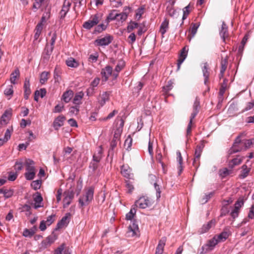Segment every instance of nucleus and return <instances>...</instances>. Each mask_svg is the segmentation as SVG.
I'll use <instances>...</instances> for the list:
<instances>
[{
  "label": "nucleus",
  "instance_id": "nucleus-33",
  "mask_svg": "<svg viewBox=\"0 0 254 254\" xmlns=\"http://www.w3.org/2000/svg\"><path fill=\"white\" fill-rule=\"evenodd\" d=\"M103 153V149L100 146L99 147L97 152L95 153L93 156V161H95L96 162H99L102 158V155Z\"/></svg>",
  "mask_w": 254,
  "mask_h": 254
},
{
  "label": "nucleus",
  "instance_id": "nucleus-5",
  "mask_svg": "<svg viewBox=\"0 0 254 254\" xmlns=\"http://www.w3.org/2000/svg\"><path fill=\"white\" fill-rule=\"evenodd\" d=\"M33 207L35 209H38L44 206L43 198L39 192H36L33 194Z\"/></svg>",
  "mask_w": 254,
  "mask_h": 254
},
{
  "label": "nucleus",
  "instance_id": "nucleus-59",
  "mask_svg": "<svg viewBox=\"0 0 254 254\" xmlns=\"http://www.w3.org/2000/svg\"><path fill=\"white\" fill-rule=\"evenodd\" d=\"M218 242L219 241L216 238V237H214L213 238L208 240L206 243L209 246L213 249L214 247L218 244Z\"/></svg>",
  "mask_w": 254,
  "mask_h": 254
},
{
  "label": "nucleus",
  "instance_id": "nucleus-15",
  "mask_svg": "<svg viewBox=\"0 0 254 254\" xmlns=\"http://www.w3.org/2000/svg\"><path fill=\"white\" fill-rule=\"evenodd\" d=\"M119 127L117 128L115 131L113 138L116 139L120 140V136L123 131V128L124 126V121L122 119H121L118 121Z\"/></svg>",
  "mask_w": 254,
  "mask_h": 254
},
{
  "label": "nucleus",
  "instance_id": "nucleus-54",
  "mask_svg": "<svg viewBox=\"0 0 254 254\" xmlns=\"http://www.w3.org/2000/svg\"><path fill=\"white\" fill-rule=\"evenodd\" d=\"M213 250L207 243L202 246L199 254H204Z\"/></svg>",
  "mask_w": 254,
  "mask_h": 254
},
{
  "label": "nucleus",
  "instance_id": "nucleus-39",
  "mask_svg": "<svg viewBox=\"0 0 254 254\" xmlns=\"http://www.w3.org/2000/svg\"><path fill=\"white\" fill-rule=\"evenodd\" d=\"M0 194H3L5 198H8L13 195V191L10 189H0Z\"/></svg>",
  "mask_w": 254,
  "mask_h": 254
},
{
  "label": "nucleus",
  "instance_id": "nucleus-20",
  "mask_svg": "<svg viewBox=\"0 0 254 254\" xmlns=\"http://www.w3.org/2000/svg\"><path fill=\"white\" fill-rule=\"evenodd\" d=\"M57 236L56 235L52 234L51 235L47 237L42 242V246L44 248H47L51 245L55 240L57 239Z\"/></svg>",
  "mask_w": 254,
  "mask_h": 254
},
{
  "label": "nucleus",
  "instance_id": "nucleus-45",
  "mask_svg": "<svg viewBox=\"0 0 254 254\" xmlns=\"http://www.w3.org/2000/svg\"><path fill=\"white\" fill-rule=\"evenodd\" d=\"M108 25V24H107V23L106 24V25H105V24H103V23H101V24L98 25L97 26L95 27L94 30V33H101L102 32H103V31H104L106 29Z\"/></svg>",
  "mask_w": 254,
  "mask_h": 254
},
{
  "label": "nucleus",
  "instance_id": "nucleus-21",
  "mask_svg": "<svg viewBox=\"0 0 254 254\" xmlns=\"http://www.w3.org/2000/svg\"><path fill=\"white\" fill-rule=\"evenodd\" d=\"M11 114V110H6L1 117L0 121V125H6L8 123Z\"/></svg>",
  "mask_w": 254,
  "mask_h": 254
},
{
  "label": "nucleus",
  "instance_id": "nucleus-61",
  "mask_svg": "<svg viewBox=\"0 0 254 254\" xmlns=\"http://www.w3.org/2000/svg\"><path fill=\"white\" fill-rule=\"evenodd\" d=\"M42 183V181L41 179L33 181V189L35 190L39 189L41 188Z\"/></svg>",
  "mask_w": 254,
  "mask_h": 254
},
{
  "label": "nucleus",
  "instance_id": "nucleus-35",
  "mask_svg": "<svg viewBox=\"0 0 254 254\" xmlns=\"http://www.w3.org/2000/svg\"><path fill=\"white\" fill-rule=\"evenodd\" d=\"M228 81V80L226 79H224L223 83H222L221 84V87L219 93L220 98L223 97L226 89L227 88Z\"/></svg>",
  "mask_w": 254,
  "mask_h": 254
},
{
  "label": "nucleus",
  "instance_id": "nucleus-57",
  "mask_svg": "<svg viewBox=\"0 0 254 254\" xmlns=\"http://www.w3.org/2000/svg\"><path fill=\"white\" fill-rule=\"evenodd\" d=\"M6 96H10L9 99L11 98L13 94V86L12 85H8L4 91Z\"/></svg>",
  "mask_w": 254,
  "mask_h": 254
},
{
  "label": "nucleus",
  "instance_id": "nucleus-62",
  "mask_svg": "<svg viewBox=\"0 0 254 254\" xmlns=\"http://www.w3.org/2000/svg\"><path fill=\"white\" fill-rule=\"evenodd\" d=\"M30 210H31L30 206L25 204V205H23V207H22L21 211L23 212H25V214L27 216H29L31 214Z\"/></svg>",
  "mask_w": 254,
  "mask_h": 254
},
{
  "label": "nucleus",
  "instance_id": "nucleus-27",
  "mask_svg": "<svg viewBox=\"0 0 254 254\" xmlns=\"http://www.w3.org/2000/svg\"><path fill=\"white\" fill-rule=\"evenodd\" d=\"M208 69V64L207 63L204 64L202 68V71L204 77V84L206 85H208L209 82V71Z\"/></svg>",
  "mask_w": 254,
  "mask_h": 254
},
{
  "label": "nucleus",
  "instance_id": "nucleus-4",
  "mask_svg": "<svg viewBox=\"0 0 254 254\" xmlns=\"http://www.w3.org/2000/svg\"><path fill=\"white\" fill-rule=\"evenodd\" d=\"M152 205L151 201L148 198L145 196L140 197L135 202L133 205L136 208L138 207L141 209H145L148 207H150Z\"/></svg>",
  "mask_w": 254,
  "mask_h": 254
},
{
  "label": "nucleus",
  "instance_id": "nucleus-6",
  "mask_svg": "<svg viewBox=\"0 0 254 254\" xmlns=\"http://www.w3.org/2000/svg\"><path fill=\"white\" fill-rule=\"evenodd\" d=\"M64 198L63 199V207H67L71 202L74 198V192L73 190L65 191L64 193Z\"/></svg>",
  "mask_w": 254,
  "mask_h": 254
},
{
  "label": "nucleus",
  "instance_id": "nucleus-42",
  "mask_svg": "<svg viewBox=\"0 0 254 254\" xmlns=\"http://www.w3.org/2000/svg\"><path fill=\"white\" fill-rule=\"evenodd\" d=\"M66 65L71 67H77L79 64L78 62L73 58H70L66 61Z\"/></svg>",
  "mask_w": 254,
  "mask_h": 254
},
{
  "label": "nucleus",
  "instance_id": "nucleus-36",
  "mask_svg": "<svg viewBox=\"0 0 254 254\" xmlns=\"http://www.w3.org/2000/svg\"><path fill=\"white\" fill-rule=\"evenodd\" d=\"M118 13L116 12V10H112L107 16L105 20L107 24L112 20H116Z\"/></svg>",
  "mask_w": 254,
  "mask_h": 254
},
{
  "label": "nucleus",
  "instance_id": "nucleus-48",
  "mask_svg": "<svg viewBox=\"0 0 254 254\" xmlns=\"http://www.w3.org/2000/svg\"><path fill=\"white\" fill-rule=\"evenodd\" d=\"M173 87V82L172 81L170 80L167 82L166 85L163 87L162 91L165 95H167L168 94L169 91H170Z\"/></svg>",
  "mask_w": 254,
  "mask_h": 254
},
{
  "label": "nucleus",
  "instance_id": "nucleus-1",
  "mask_svg": "<svg viewBox=\"0 0 254 254\" xmlns=\"http://www.w3.org/2000/svg\"><path fill=\"white\" fill-rule=\"evenodd\" d=\"M25 166L27 172L25 174V178L28 180H32V160L26 158H21L17 160L14 166L16 172H18L22 169Z\"/></svg>",
  "mask_w": 254,
  "mask_h": 254
},
{
  "label": "nucleus",
  "instance_id": "nucleus-18",
  "mask_svg": "<svg viewBox=\"0 0 254 254\" xmlns=\"http://www.w3.org/2000/svg\"><path fill=\"white\" fill-rule=\"evenodd\" d=\"M65 118L63 115H60L55 119L53 122V127L56 130H58L59 128L64 125Z\"/></svg>",
  "mask_w": 254,
  "mask_h": 254
},
{
  "label": "nucleus",
  "instance_id": "nucleus-23",
  "mask_svg": "<svg viewBox=\"0 0 254 254\" xmlns=\"http://www.w3.org/2000/svg\"><path fill=\"white\" fill-rule=\"evenodd\" d=\"M166 242V238L163 237L159 241V243L156 247L155 254H162L164 252V248Z\"/></svg>",
  "mask_w": 254,
  "mask_h": 254
},
{
  "label": "nucleus",
  "instance_id": "nucleus-43",
  "mask_svg": "<svg viewBox=\"0 0 254 254\" xmlns=\"http://www.w3.org/2000/svg\"><path fill=\"white\" fill-rule=\"evenodd\" d=\"M50 72L48 71H43L40 75V82L41 84L45 83L49 79Z\"/></svg>",
  "mask_w": 254,
  "mask_h": 254
},
{
  "label": "nucleus",
  "instance_id": "nucleus-38",
  "mask_svg": "<svg viewBox=\"0 0 254 254\" xmlns=\"http://www.w3.org/2000/svg\"><path fill=\"white\" fill-rule=\"evenodd\" d=\"M227 61L226 60H222L221 62L220 73L219 74L220 78H222L224 76V72L227 67Z\"/></svg>",
  "mask_w": 254,
  "mask_h": 254
},
{
  "label": "nucleus",
  "instance_id": "nucleus-22",
  "mask_svg": "<svg viewBox=\"0 0 254 254\" xmlns=\"http://www.w3.org/2000/svg\"><path fill=\"white\" fill-rule=\"evenodd\" d=\"M24 98L27 100L28 99L29 95L31 94V89H30V78H26L25 79L24 84Z\"/></svg>",
  "mask_w": 254,
  "mask_h": 254
},
{
  "label": "nucleus",
  "instance_id": "nucleus-8",
  "mask_svg": "<svg viewBox=\"0 0 254 254\" xmlns=\"http://www.w3.org/2000/svg\"><path fill=\"white\" fill-rule=\"evenodd\" d=\"M72 1V0H64L62 8L59 13L61 19H64L65 17L66 13L70 9Z\"/></svg>",
  "mask_w": 254,
  "mask_h": 254
},
{
  "label": "nucleus",
  "instance_id": "nucleus-63",
  "mask_svg": "<svg viewBox=\"0 0 254 254\" xmlns=\"http://www.w3.org/2000/svg\"><path fill=\"white\" fill-rule=\"evenodd\" d=\"M245 148L244 149H246L251 146L253 144H254V138L246 140L244 143Z\"/></svg>",
  "mask_w": 254,
  "mask_h": 254
},
{
  "label": "nucleus",
  "instance_id": "nucleus-52",
  "mask_svg": "<svg viewBox=\"0 0 254 254\" xmlns=\"http://www.w3.org/2000/svg\"><path fill=\"white\" fill-rule=\"evenodd\" d=\"M154 144H155V142L154 141V139H152V140L150 139L148 142V151L151 157H153V154H154L153 146H154Z\"/></svg>",
  "mask_w": 254,
  "mask_h": 254
},
{
  "label": "nucleus",
  "instance_id": "nucleus-64",
  "mask_svg": "<svg viewBox=\"0 0 254 254\" xmlns=\"http://www.w3.org/2000/svg\"><path fill=\"white\" fill-rule=\"evenodd\" d=\"M136 40V35L134 33H131L127 38V41L129 44L132 45Z\"/></svg>",
  "mask_w": 254,
  "mask_h": 254
},
{
  "label": "nucleus",
  "instance_id": "nucleus-25",
  "mask_svg": "<svg viewBox=\"0 0 254 254\" xmlns=\"http://www.w3.org/2000/svg\"><path fill=\"white\" fill-rule=\"evenodd\" d=\"M125 62L123 61L118 62L116 65L115 71L113 73V77L114 79H116L119 75V72L122 70L125 66Z\"/></svg>",
  "mask_w": 254,
  "mask_h": 254
},
{
  "label": "nucleus",
  "instance_id": "nucleus-34",
  "mask_svg": "<svg viewBox=\"0 0 254 254\" xmlns=\"http://www.w3.org/2000/svg\"><path fill=\"white\" fill-rule=\"evenodd\" d=\"M73 96V92L72 90H67L63 95V99L65 103H68Z\"/></svg>",
  "mask_w": 254,
  "mask_h": 254
},
{
  "label": "nucleus",
  "instance_id": "nucleus-11",
  "mask_svg": "<svg viewBox=\"0 0 254 254\" xmlns=\"http://www.w3.org/2000/svg\"><path fill=\"white\" fill-rule=\"evenodd\" d=\"M121 173L127 179H133V174L131 172V169L127 165H124L122 166Z\"/></svg>",
  "mask_w": 254,
  "mask_h": 254
},
{
  "label": "nucleus",
  "instance_id": "nucleus-58",
  "mask_svg": "<svg viewBox=\"0 0 254 254\" xmlns=\"http://www.w3.org/2000/svg\"><path fill=\"white\" fill-rule=\"evenodd\" d=\"M229 237V234L227 232H223L221 234H220L217 237V239L218 240L219 242L221 241H224L226 240Z\"/></svg>",
  "mask_w": 254,
  "mask_h": 254
},
{
  "label": "nucleus",
  "instance_id": "nucleus-49",
  "mask_svg": "<svg viewBox=\"0 0 254 254\" xmlns=\"http://www.w3.org/2000/svg\"><path fill=\"white\" fill-rule=\"evenodd\" d=\"M138 27H139V24L137 23L133 22V21H130L128 23V24L127 27V31L128 33H129V32H131L134 29L138 28Z\"/></svg>",
  "mask_w": 254,
  "mask_h": 254
},
{
  "label": "nucleus",
  "instance_id": "nucleus-24",
  "mask_svg": "<svg viewBox=\"0 0 254 254\" xmlns=\"http://www.w3.org/2000/svg\"><path fill=\"white\" fill-rule=\"evenodd\" d=\"M54 254H70V253L65 244L63 243L55 250Z\"/></svg>",
  "mask_w": 254,
  "mask_h": 254
},
{
  "label": "nucleus",
  "instance_id": "nucleus-29",
  "mask_svg": "<svg viewBox=\"0 0 254 254\" xmlns=\"http://www.w3.org/2000/svg\"><path fill=\"white\" fill-rule=\"evenodd\" d=\"M46 93L47 91L45 88H41L39 90H36L35 92L34 100L38 101L39 98H43L45 96Z\"/></svg>",
  "mask_w": 254,
  "mask_h": 254
},
{
  "label": "nucleus",
  "instance_id": "nucleus-51",
  "mask_svg": "<svg viewBox=\"0 0 254 254\" xmlns=\"http://www.w3.org/2000/svg\"><path fill=\"white\" fill-rule=\"evenodd\" d=\"M244 196L240 197L235 203L234 208L240 210L244 204Z\"/></svg>",
  "mask_w": 254,
  "mask_h": 254
},
{
  "label": "nucleus",
  "instance_id": "nucleus-30",
  "mask_svg": "<svg viewBox=\"0 0 254 254\" xmlns=\"http://www.w3.org/2000/svg\"><path fill=\"white\" fill-rule=\"evenodd\" d=\"M169 21L168 19L165 18L164 21L161 23L160 28V32L163 35L169 28Z\"/></svg>",
  "mask_w": 254,
  "mask_h": 254
},
{
  "label": "nucleus",
  "instance_id": "nucleus-60",
  "mask_svg": "<svg viewBox=\"0 0 254 254\" xmlns=\"http://www.w3.org/2000/svg\"><path fill=\"white\" fill-rule=\"evenodd\" d=\"M132 139L130 135H128L125 141V146L127 147V149H130L132 145Z\"/></svg>",
  "mask_w": 254,
  "mask_h": 254
},
{
  "label": "nucleus",
  "instance_id": "nucleus-9",
  "mask_svg": "<svg viewBox=\"0 0 254 254\" xmlns=\"http://www.w3.org/2000/svg\"><path fill=\"white\" fill-rule=\"evenodd\" d=\"M245 134L244 133H241L236 138L233 146L230 150V154L241 151L243 149V148H240L239 147V144L241 142V138Z\"/></svg>",
  "mask_w": 254,
  "mask_h": 254
},
{
  "label": "nucleus",
  "instance_id": "nucleus-10",
  "mask_svg": "<svg viewBox=\"0 0 254 254\" xmlns=\"http://www.w3.org/2000/svg\"><path fill=\"white\" fill-rule=\"evenodd\" d=\"M49 34L52 35L51 39L50 40L51 47L49 48V49H48V48H47L46 54V56L44 57V58H46L47 59H49L50 56L52 53L54 48L55 41L57 39V34L56 32H53V33H52V32H50Z\"/></svg>",
  "mask_w": 254,
  "mask_h": 254
},
{
  "label": "nucleus",
  "instance_id": "nucleus-37",
  "mask_svg": "<svg viewBox=\"0 0 254 254\" xmlns=\"http://www.w3.org/2000/svg\"><path fill=\"white\" fill-rule=\"evenodd\" d=\"M242 158H236L232 160H231L229 163V167L233 169L235 167V166L239 165L242 162Z\"/></svg>",
  "mask_w": 254,
  "mask_h": 254
},
{
  "label": "nucleus",
  "instance_id": "nucleus-47",
  "mask_svg": "<svg viewBox=\"0 0 254 254\" xmlns=\"http://www.w3.org/2000/svg\"><path fill=\"white\" fill-rule=\"evenodd\" d=\"M192 10V6L190 4L183 8V16L182 17L183 20L186 19Z\"/></svg>",
  "mask_w": 254,
  "mask_h": 254
},
{
  "label": "nucleus",
  "instance_id": "nucleus-16",
  "mask_svg": "<svg viewBox=\"0 0 254 254\" xmlns=\"http://www.w3.org/2000/svg\"><path fill=\"white\" fill-rule=\"evenodd\" d=\"M220 35L224 42H226V40L229 39L228 27L224 22L222 23L221 28L220 31Z\"/></svg>",
  "mask_w": 254,
  "mask_h": 254
},
{
  "label": "nucleus",
  "instance_id": "nucleus-2",
  "mask_svg": "<svg viewBox=\"0 0 254 254\" xmlns=\"http://www.w3.org/2000/svg\"><path fill=\"white\" fill-rule=\"evenodd\" d=\"M94 188L89 187L84 190V193L80 197L78 200L80 207H84L88 205L93 200Z\"/></svg>",
  "mask_w": 254,
  "mask_h": 254
},
{
  "label": "nucleus",
  "instance_id": "nucleus-50",
  "mask_svg": "<svg viewBox=\"0 0 254 254\" xmlns=\"http://www.w3.org/2000/svg\"><path fill=\"white\" fill-rule=\"evenodd\" d=\"M127 17L126 12H121L117 14L116 20L119 22L123 23L127 20Z\"/></svg>",
  "mask_w": 254,
  "mask_h": 254
},
{
  "label": "nucleus",
  "instance_id": "nucleus-13",
  "mask_svg": "<svg viewBox=\"0 0 254 254\" xmlns=\"http://www.w3.org/2000/svg\"><path fill=\"white\" fill-rule=\"evenodd\" d=\"M71 218V214L70 213H67L65 215L58 223V229H61L64 226H66L69 223Z\"/></svg>",
  "mask_w": 254,
  "mask_h": 254
},
{
  "label": "nucleus",
  "instance_id": "nucleus-55",
  "mask_svg": "<svg viewBox=\"0 0 254 254\" xmlns=\"http://www.w3.org/2000/svg\"><path fill=\"white\" fill-rule=\"evenodd\" d=\"M231 171L229 170L226 168H224L219 170V174L220 176L223 178L228 176L231 173Z\"/></svg>",
  "mask_w": 254,
  "mask_h": 254
},
{
  "label": "nucleus",
  "instance_id": "nucleus-3",
  "mask_svg": "<svg viewBox=\"0 0 254 254\" xmlns=\"http://www.w3.org/2000/svg\"><path fill=\"white\" fill-rule=\"evenodd\" d=\"M101 16L99 14H95L90 16L89 20L84 22L82 27L87 30H90L100 22Z\"/></svg>",
  "mask_w": 254,
  "mask_h": 254
},
{
  "label": "nucleus",
  "instance_id": "nucleus-41",
  "mask_svg": "<svg viewBox=\"0 0 254 254\" xmlns=\"http://www.w3.org/2000/svg\"><path fill=\"white\" fill-rule=\"evenodd\" d=\"M136 209L135 206L132 205L130 211L126 214V218L127 220H131L135 216Z\"/></svg>",
  "mask_w": 254,
  "mask_h": 254
},
{
  "label": "nucleus",
  "instance_id": "nucleus-53",
  "mask_svg": "<svg viewBox=\"0 0 254 254\" xmlns=\"http://www.w3.org/2000/svg\"><path fill=\"white\" fill-rule=\"evenodd\" d=\"M167 13L171 17L176 14V10L174 9V5H168L166 7Z\"/></svg>",
  "mask_w": 254,
  "mask_h": 254
},
{
  "label": "nucleus",
  "instance_id": "nucleus-17",
  "mask_svg": "<svg viewBox=\"0 0 254 254\" xmlns=\"http://www.w3.org/2000/svg\"><path fill=\"white\" fill-rule=\"evenodd\" d=\"M216 221L215 220L212 219L207 224H204L201 228L198 230V233L200 234H203L207 232L211 228L214 227L215 225Z\"/></svg>",
  "mask_w": 254,
  "mask_h": 254
},
{
  "label": "nucleus",
  "instance_id": "nucleus-26",
  "mask_svg": "<svg viewBox=\"0 0 254 254\" xmlns=\"http://www.w3.org/2000/svg\"><path fill=\"white\" fill-rule=\"evenodd\" d=\"M199 26V24L197 23H191L190 28V35H188V38L189 40V41L191 40V39L193 38L195 35L196 34L197 29Z\"/></svg>",
  "mask_w": 254,
  "mask_h": 254
},
{
  "label": "nucleus",
  "instance_id": "nucleus-14",
  "mask_svg": "<svg viewBox=\"0 0 254 254\" xmlns=\"http://www.w3.org/2000/svg\"><path fill=\"white\" fill-rule=\"evenodd\" d=\"M113 68L109 65H107L104 68H103L101 71V74L103 80L106 81L110 76H113Z\"/></svg>",
  "mask_w": 254,
  "mask_h": 254
},
{
  "label": "nucleus",
  "instance_id": "nucleus-46",
  "mask_svg": "<svg viewBox=\"0 0 254 254\" xmlns=\"http://www.w3.org/2000/svg\"><path fill=\"white\" fill-rule=\"evenodd\" d=\"M62 69L60 66H56L54 70V77L56 81H58L61 79Z\"/></svg>",
  "mask_w": 254,
  "mask_h": 254
},
{
  "label": "nucleus",
  "instance_id": "nucleus-56",
  "mask_svg": "<svg viewBox=\"0 0 254 254\" xmlns=\"http://www.w3.org/2000/svg\"><path fill=\"white\" fill-rule=\"evenodd\" d=\"M56 219V215L55 214H52L50 216H49L47 218V220L45 221L46 222L47 226H50L55 221Z\"/></svg>",
  "mask_w": 254,
  "mask_h": 254
},
{
  "label": "nucleus",
  "instance_id": "nucleus-31",
  "mask_svg": "<svg viewBox=\"0 0 254 254\" xmlns=\"http://www.w3.org/2000/svg\"><path fill=\"white\" fill-rule=\"evenodd\" d=\"M242 169L241 174L239 175V178L240 179H244L248 176L251 171V168H248L246 165H243L242 166Z\"/></svg>",
  "mask_w": 254,
  "mask_h": 254
},
{
  "label": "nucleus",
  "instance_id": "nucleus-40",
  "mask_svg": "<svg viewBox=\"0 0 254 254\" xmlns=\"http://www.w3.org/2000/svg\"><path fill=\"white\" fill-rule=\"evenodd\" d=\"M109 100V95L107 92H104L100 97L99 99V103L101 106H103L106 101Z\"/></svg>",
  "mask_w": 254,
  "mask_h": 254
},
{
  "label": "nucleus",
  "instance_id": "nucleus-19",
  "mask_svg": "<svg viewBox=\"0 0 254 254\" xmlns=\"http://www.w3.org/2000/svg\"><path fill=\"white\" fill-rule=\"evenodd\" d=\"M188 48L184 47L181 50L179 59L178 60V69L180 68L181 64L186 58L188 54Z\"/></svg>",
  "mask_w": 254,
  "mask_h": 254
},
{
  "label": "nucleus",
  "instance_id": "nucleus-44",
  "mask_svg": "<svg viewBox=\"0 0 254 254\" xmlns=\"http://www.w3.org/2000/svg\"><path fill=\"white\" fill-rule=\"evenodd\" d=\"M43 26L42 25V22H40L37 24L35 28L36 32L34 35L35 41H36L39 38Z\"/></svg>",
  "mask_w": 254,
  "mask_h": 254
},
{
  "label": "nucleus",
  "instance_id": "nucleus-12",
  "mask_svg": "<svg viewBox=\"0 0 254 254\" xmlns=\"http://www.w3.org/2000/svg\"><path fill=\"white\" fill-rule=\"evenodd\" d=\"M139 232V228L138 225L134 222L130 225L128 227V230L127 232V237H133L137 235Z\"/></svg>",
  "mask_w": 254,
  "mask_h": 254
},
{
  "label": "nucleus",
  "instance_id": "nucleus-7",
  "mask_svg": "<svg viewBox=\"0 0 254 254\" xmlns=\"http://www.w3.org/2000/svg\"><path fill=\"white\" fill-rule=\"evenodd\" d=\"M113 40V36L107 35L103 38L96 39L95 41V43L98 46H105L110 44L112 42Z\"/></svg>",
  "mask_w": 254,
  "mask_h": 254
},
{
  "label": "nucleus",
  "instance_id": "nucleus-28",
  "mask_svg": "<svg viewBox=\"0 0 254 254\" xmlns=\"http://www.w3.org/2000/svg\"><path fill=\"white\" fill-rule=\"evenodd\" d=\"M84 94L82 92H79L75 94L73 98V103L76 106H79L81 104V100L83 98Z\"/></svg>",
  "mask_w": 254,
  "mask_h": 254
},
{
  "label": "nucleus",
  "instance_id": "nucleus-32",
  "mask_svg": "<svg viewBox=\"0 0 254 254\" xmlns=\"http://www.w3.org/2000/svg\"><path fill=\"white\" fill-rule=\"evenodd\" d=\"M20 76V71L18 68L14 70V72L11 73L10 81L12 84H15L16 83V79L18 78Z\"/></svg>",
  "mask_w": 254,
  "mask_h": 254
}]
</instances>
